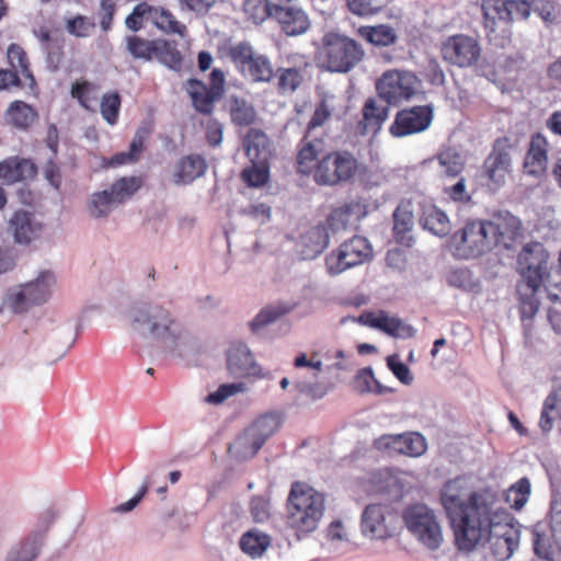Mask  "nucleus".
Returning <instances> with one entry per match:
<instances>
[{
	"label": "nucleus",
	"mask_w": 561,
	"mask_h": 561,
	"mask_svg": "<svg viewBox=\"0 0 561 561\" xmlns=\"http://www.w3.org/2000/svg\"><path fill=\"white\" fill-rule=\"evenodd\" d=\"M398 517L387 505H367L362 514V531L371 539L393 536Z\"/></svg>",
	"instance_id": "16"
},
{
	"label": "nucleus",
	"mask_w": 561,
	"mask_h": 561,
	"mask_svg": "<svg viewBox=\"0 0 561 561\" xmlns=\"http://www.w3.org/2000/svg\"><path fill=\"white\" fill-rule=\"evenodd\" d=\"M420 225L437 237H446L451 230L448 216L432 203L421 205Z\"/></svg>",
	"instance_id": "24"
},
{
	"label": "nucleus",
	"mask_w": 561,
	"mask_h": 561,
	"mask_svg": "<svg viewBox=\"0 0 561 561\" xmlns=\"http://www.w3.org/2000/svg\"><path fill=\"white\" fill-rule=\"evenodd\" d=\"M134 324L147 328L154 337L176 342L181 328L171 312L160 305L140 304L130 310Z\"/></svg>",
	"instance_id": "6"
},
{
	"label": "nucleus",
	"mask_w": 561,
	"mask_h": 561,
	"mask_svg": "<svg viewBox=\"0 0 561 561\" xmlns=\"http://www.w3.org/2000/svg\"><path fill=\"white\" fill-rule=\"evenodd\" d=\"M491 233L495 247L502 245L510 249L512 244L522 236V221L511 213L495 214L489 220Z\"/></svg>",
	"instance_id": "18"
},
{
	"label": "nucleus",
	"mask_w": 561,
	"mask_h": 561,
	"mask_svg": "<svg viewBox=\"0 0 561 561\" xmlns=\"http://www.w3.org/2000/svg\"><path fill=\"white\" fill-rule=\"evenodd\" d=\"M8 125L19 130H28L38 119L36 108L24 101L11 102L4 113Z\"/></svg>",
	"instance_id": "25"
},
{
	"label": "nucleus",
	"mask_w": 561,
	"mask_h": 561,
	"mask_svg": "<svg viewBox=\"0 0 561 561\" xmlns=\"http://www.w3.org/2000/svg\"><path fill=\"white\" fill-rule=\"evenodd\" d=\"M483 25L489 42L504 46L511 39V16L507 0H482Z\"/></svg>",
	"instance_id": "11"
},
{
	"label": "nucleus",
	"mask_w": 561,
	"mask_h": 561,
	"mask_svg": "<svg viewBox=\"0 0 561 561\" xmlns=\"http://www.w3.org/2000/svg\"><path fill=\"white\" fill-rule=\"evenodd\" d=\"M345 5L355 16L371 18L381 13L387 2L385 0H345Z\"/></svg>",
	"instance_id": "46"
},
{
	"label": "nucleus",
	"mask_w": 561,
	"mask_h": 561,
	"mask_svg": "<svg viewBox=\"0 0 561 561\" xmlns=\"http://www.w3.org/2000/svg\"><path fill=\"white\" fill-rule=\"evenodd\" d=\"M440 502L459 550L472 551L488 540L497 561L512 557L518 547L519 530L513 525L511 515L496 507L495 492L490 489L473 491L466 478L457 477L444 484Z\"/></svg>",
	"instance_id": "1"
},
{
	"label": "nucleus",
	"mask_w": 561,
	"mask_h": 561,
	"mask_svg": "<svg viewBox=\"0 0 561 561\" xmlns=\"http://www.w3.org/2000/svg\"><path fill=\"white\" fill-rule=\"evenodd\" d=\"M144 184L142 176H122L117 179L111 186L110 192L116 204H123L137 193Z\"/></svg>",
	"instance_id": "41"
},
{
	"label": "nucleus",
	"mask_w": 561,
	"mask_h": 561,
	"mask_svg": "<svg viewBox=\"0 0 561 561\" xmlns=\"http://www.w3.org/2000/svg\"><path fill=\"white\" fill-rule=\"evenodd\" d=\"M529 495L530 482L527 478H522L506 491L505 500L511 507L520 510L527 503Z\"/></svg>",
	"instance_id": "48"
},
{
	"label": "nucleus",
	"mask_w": 561,
	"mask_h": 561,
	"mask_svg": "<svg viewBox=\"0 0 561 561\" xmlns=\"http://www.w3.org/2000/svg\"><path fill=\"white\" fill-rule=\"evenodd\" d=\"M371 255L373 249L368 240L355 236L327 255L325 267L330 275H339L347 268L367 262Z\"/></svg>",
	"instance_id": "10"
},
{
	"label": "nucleus",
	"mask_w": 561,
	"mask_h": 561,
	"mask_svg": "<svg viewBox=\"0 0 561 561\" xmlns=\"http://www.w3.org/2000/svg\"><path fill=\"white\" fill-rule=\"evenodd\" d=\"M422 80L410 70H386L376 82V90L381 100L389 105H399L424 96Z\"/></svg>",
	"instance_id": "5"
},
{
	"label": "nucleus",
	"mask_w": 561,
	"mask_h": 561,
	"mask_svg": "<svg viewBox=\"0 0 561 561\" xmlns=\"http://www.w3.org/2000/svg\"><path fill=\"white\" fill-rule=\"evenodd\" d=\"M306 248L304 253L313 257L320 254L329 244V234L324 225H317L308 230L301 238Z\"/></svg>",
	"instance_id": "43"
},
{
	"label": "nucleus",
	"mask_w": 561,
	"mask_h": 561,
	"mask_svg": "<svg viewBox=\"0 0 561 561\" xmlns=\"http://www.w3.org/2000/svg\"><path fill=\"white\" fill-rule=\"evenodd\" d=\"M331 115H332V113H331V110H330L327 101H324V100L320 101L317 104L316 110L307 125L306 135L304 137L310 138V133L313 129L323 126L324 123L330 119Z\"/></svg>",
	"instance_id": "58"
},
{
	"label": "nucleus",
	"mask_w": 561,
	"mask_h": 561,
	"mask_svg": "<svg viewBox=\"0 0 561 561\" xmlns=\"http://www.w3.org/2000/svg\"><path fill=\"white\" fill-rule=\"evenodd\" d=\"M36 174L35 164L24 158L11 157L0 162V180L13 184Z\"/></svg>",
	"instance_id": "26"
},
{
	"label": "nucleus",
	"mask_w": 561,
	"mask_h": 561,
	"mask_svg": "<svg viewBox=\"0 0 561 561\" xmlns=\"http://www.w3.org/2000/svg\"><path fill=\"white\" fill-rule=\"evenodd\" d=\"M545 520L551 536L561 546V493L552 494Z\"/></svg>",
	"instance_id": "47"
},
{
	"label": "nucleus",
	"mask_w": 561,
	"mask_h": 561,
	"mask_svg": "<svg viewBox=\"0 0 561 561\" xmlns=\"http://www.w3.org/2000/svg\"><path fill=\"white\" fill-rule=\"evenodd\" d=\"M511 144L507 137L497 138L492 151L483 162V176L488 180L491 190H499L504 185L512 171Z\"/></svg>",
	"instance_id": "15"
},
{
	"label": "nucleus",
	"mask_w": 561,
	"mask_h": 561,
	"mask_svg": "<svg viewBox=\"0 0 561 561\" xmlns=\"http://www.w3.org/2000/svg\"><path fill=\"white\" fill-rule=\"evenodd\" d=\"M549 252L540 242L527 243L518 254V270L527 288H540L549 266Z\"/></svg>",
	"instance_id": "12"
},
{
	"label": "nucleus",
	"mask_w": 561,
	"mask_h": 561,
	"mask_svg": "<svg viewBox=\"0 0 561 561\" xmlns=\"http://www.w3.org/2000/svg\"><path fill=\"white\" fill-rule=\"evenodd\" d=\"M438 162L443 168L444 175L448 178L458 176L465 169V163L460 154L453 150H445L440 152L438 156Z\"/></svg>",
	"instance_id": "52"
},
{
	"label": "nucleus",
	"mask_w": 561,
	"mask_h": 561,
	"mask_svg": "<svg viewBox=\"0 0 561 561\" xmlns=\"http://www.w3.org/2000/svg\"><path fill=\"white\" fill-rule=\"evenodd\" d=\"M325 68L331 72L347 73L365 58V49L356 39L341 33L328 32L322 37Z\"/></svg>",
	"instance_id": "4"
},
{
	"label": "nucleus",
	"mask_w": 561,
	"mask_h": 561,
	"mask_svg": "<svg viewBox=\"0 0 561 561\" xmlns=\"http://www.w3.org/2000/svg\"><path fill=\"white\" fill-rule=\"evenodd\" d=\"M295 305L277 301L265 306L250 322V329L255 334H261L266 327L275 323L295 309Z\"/></svg>",
	"instance_id": "29"
},
{
	"label": "nucleus",
	"mask_w": 561,
	"mask_h": 561,
	"mask_svg": "<svg viewBox=\"0 0 561 561\" xmlns=\"http://www.w3.org/2000/svg\"><path fill=\"white\" fill-rule=\"evenodd\" d=\"M533 549L537 557L548 561H557L561 554V546L537 525L533 530Z\"/></svg>",
	"instance_id": "37"
},
{
	"label": "nucleus",
	"mask_w": 561,
	"mask_h": 561,
	"mask_svg": "<svg viewBox=\"0 0 561 561\" xmlns=\"http://www.w3.org/2000/svg\"><path fill=\"white\" fill-rule=\"evenodd\" d=\"M433 119L434 105L432 103L404 107L396 113L389 133L397 138L420 134L430 128Z\"/></svg>",
	"instance_id": "13"
},
{
	"label": "nucleus",
	"mask_w": 561,
	"mask_h": 561,
	"mask_svg": "<svg viewBox=\"0 0 561 561\" xmlns=\"http://www.w3.org/2000/svg\"><path fill=\"white\" fill-rule=\"evenodd\" d=\"M285 524L298 539L316 531L325 511L323 494L309 484L295 481L286 501Z\"/></svg>",
	"instance_id": "3"
},
{
	"label": "nucleus",
	"mask_w": 561,
	"mask_h": 561,
	"mask_svg": "<svg viewBox=\"0 0 561 561\" xmlns=\"http://www.w3.org/2000/svg\"><path fill=\"white\" fill-rule=\"evenodd\" d=\"M527 291L524 293L519 289V316L524 330V335L527 340L531 339L535 333V317L539 310L540 302L537 298V290L539 288H527Z\"/></svg>",
	"instance_id": "27"
},
{
	"label": "nucleus",
	"mask_w": 561,
	"mask_h": 561,
	"mask_svg": "<svg viewBox=\"0 0 561 561\" xmlns=\"http://www.w3.org/2000/svg\"><path fill=\"white\" fill-rule=\"evenodd\" d=\"M122 99L118 92L105 93L100 101V112L104 121L115 125L118 121Z\"/></svg>",
	"instance_id": "49"
},
{
	"label": "nucleus",
	"mask_w": 561,
	"mask_h": 561,
	"mask_svg": "<svg viewBox=\"0 0 561 561\" xmlns=\"http://www.w3.org/2000/svg\"><path fill=\"white\" fill-rule=\"evenodd\" d=\"M382 439L388 448L410 457H419L423 455L427 448L424 436L415 432L385 435Z\"/></svg>",
	"instance_id": "23"
},
{
	"label": "nucleus",
	"mask_w": 561,
	"mask_h": 561,
	"mask_svg": "<svg viewBox=\"0 0 561 561\" xmlns=\"http://www.w3.org/2000/svg\"><path fill=\"white\" fill-rule=\"evenodd\" d=\"M443 59L458 68H469L476 65L481 57V46L477 38L456 34L447 37L440 47Z\"/></svg>",
	"instance_id": "14"
},
{
	"label": "nucleus",
	"mask_w": 561,
	"mask_h": 561,
	"mask_svg": "<svg viewBox=\"0 0 561 561\" xmlns=\"http://www.w3.org/2000/svg\"><path fill=\"white\" fill-rule=\"evenodd\" d=\"M302 83V75L299 69H278V90L282 93L294 92Z\"/></svg>",
	"instance_id": "53"
},
{
	"label": "nucleus",
	"mask_w": 561,
	"mask_h": 561,
	"mask_svg": "<svg viewBox=\"0 0 561 561\" xmlns=\"http://www.w3.org/2000/svg\"><path fill=\"white\" fill-rule=\"evenodd\" d=\"M362 215L360 203L351 202L333 209L327 219V224L333 232H336L346 229L352 220H358Z\"/></svg>",
	"instance_id": "36"
},
{
	"label": "nucleus",
	"mask_w": 561,
	"mask_h": 561,
	"mask_svg": "<svg viewBox=\"0 0 561 561\" xmlns=\"http://www.w3.org/2000/svg\"><path fill=\"white\" fill-rule=\"evenodd\" d=\"M274 20L287 36H300L311 27L308 13L298 2L287 8L278 7V12L274 13Z\"/></svg>",
	"instance_id": "20"
},
{
	"label": "nucleus",
	"mask_w": 561,
	"mask_h": 561,
	"mask_svg": "<svg viewBox=\"0 0 561 561\" xmlns=\"http://www.w3.org/2000/svg\"><path fill=\"white\" fill-rule=\"evenodd\" d=\"M541 286H545L551 301L561 304V267L548 266Z\"/></svg>",
	"instance_id": "50"
},
{
	"label": "nucleus",
	"mask_w": 561,
	"mask_h": 561,
	"mask_svg": "<svg viewBox=\"0 0 561 561\" xmlns=\"http://www.w3.org/2000/svg\"><path fill=\"white\" fill-rule=\"evenodd\" d=\"M414 216L410 203H401L393 213V236L396 241L410 248L413 243L412 228Z\"/></svg>",
	"instance_id": "28"
},
{
	"label": "nucleus",
	"mask_w": 561,
	"mask_h": 561,
	"mask_svg": "<svg viewBox=\"0 0 561 561\" xmlns=\"http://www.w3.org/2000/svg\"><path fill=\"white\" fill-rule=\"evenodd\" d=\"M322 138L304 137L297 145L295 170L302 176H312L320 186H336L348 182L357 172L358 162L346 150L324 153Z\"/></svg>",
	"instance_id": "2"
},
{
	"label": "nucleus",
	"mask_w": 561,
	"mask_h": 561,
	"mask_svg": "<svg viewBox=\"0 0 561 561\" xmlns=\"http://www.w3.org/2000/svg\"><path fill=\"white\" fill-rule=\"evenodd\" d=\"M126 50L134 59L150 61L154 57L157 38L148 39L139 35H129L125 38Z\"/></svg>",
	"instance_id": "45"
},
{
	"label": "nucleus",
	"mask_w": 561,
	"mask_h": 561,
	"mask_svg": "<svg viewBox=\"0 0 561 561\" xmlns=\"http://www.w3.org/2000/svg\"><path fill=\"white\" fill-rule=\"evenodd\" d=\"M54 283V275L50 272H43L36 280L23 286L15 295V309L23 310L27 305H39L49 297V288Z\"/></svg>",
	"instance_id": "21"
},
{
	"label": "nucleus",
	"mask_w": 561,
	"mask_h": 561,
	"mask_svg": "<svg viewBox=\"0 0 561 561\" xmlns=\"http://www.w3.org/2000/svg\"><path fill=\"white\" fill-rule=\"evenodd\" d=\"M153 58L173 70H180L182 67L183 57L174 41L157 38Z\"/></svg>",
	"instance_id": "40"
},
{
	"label": "nucleus",
	"mask_w": 561,
	"mask_h": 561,
	"mask_svg": "<svg viewBox=\"0 0 561 561\" xmlns=\"http://www.w3.org/2000/svg\"><path fill=\"white\" fill-rule=\"evenodd\" d=\"M248 71L255 82H268L274 76L271 60L264 55L253 54L248 47Z\"/></svg>",
	"instance_id": "44"
},
{
	"label": "nucleus",
	"mask_w": 561,
	"mask_h": 561,
	"mask_svg": "<svg viewBox=\"0 0 561 561\" xmlns=\"http://www.w3.org/2000/svg\"><path fill=\"white\" fill-rule=\"evenodd\" d=\"M388 117V108L378 106L376 100L368 99L363 107V119L359 125L363 133H377Z\"/></svg>",
	"instance_id": "39"
},
{
	"label": "nucleus",
	"mask_w": 561,
	"mask_h": 561,
	"mask_svg": "<svg viewBox=\"0 0 561 561\" xmlns=\"http://www.w3.org/2000/svg\"><path fill=\"white\" fill-rule=\"evenodd\" d=\"M16 243L30 244L42 236L43 225L26 210H18L9 221Z\"/></svg>",
	"instance_id": "22"
},
{
	"label": "nucleus",
	"mask_w": 561,
	"mask_h": 561,
	"mask_svg": "<svg viewBox=\"0 0 561 561\" xmlns=\"http://www.w3.org/2000/svg\"><path fill=\"white\" fill-rule=\"evenodd\" d=\"M268 18L274 19V10L268 0H248V20L261 24Z\"/></svg>",
	"instance_id": "54"
},
{
	"label": "nucleus",
	"mask_w": 561,
	"mask_h": 561,
	"mask_svg": "<svg viewBox=\"0 0 561 561\" xmlns=\"http://www.w3.org/2000/svg\"><path fill=\"white\" fill-rule=\"evenodd\" d=\"M114 205L117 204L116 201H114L112 197L110 190H104L92 195L90 202V213L95 218L104 217L111 213Z\"/></svg>",
	"instance_id": "51"
},
{
	"label": "nucleus",
	"mask_w": 561,
	"mask_h": 561,
	"mask_svg": "<svg viewBox=\"0 0 561 561\" xmlns=\"http://www.w3.org/2000/svg\"><path fill=\"white\" fill-rule=\"evenodd\" d=\"M150 19V4L140 2L134 7L131 13L126 16L125 25L133 32H138L144 27V19Z\"/></svg>",
	"instance_id": "56"
},
{
	"label": "nucleus",
	"mask_w": 561,
	"mask_h": 561,
	"mask_svg": "<svg viewBox=\"0 0 561 561\" xmlns=\"http://www.w3.org/2000/svg\"><path fill=\"white\" fill-rule=\"evenodd\" d=\"M388 367L393 373V375L403 383L410 385L413 380V377L410 373L409 367L402 362L398 360L396 357H389L387 359Z\"/></svg>",
	"instance_id": "63"
},
{
	"label": "nucleus",
	"mask_w": 561,
	"mask_h": 561,
	"mask_svg": "<svg viewBox=\"0 0 561 561\" xmlns=\"http://www.w3.org/2000/svg\"><path fill=\"white\" fill-rule=\"evenodd\" d=\"M185 90L195 110L202 114H210L214 110V103L220 99L203 81L197 79L187 80Z\"/></svg>",
	"instance_id": "30"
},
{
	"label": "nucleus",
	"mask_w": 561,
	"mask_h": 561,
	"mask_svg": "<svg viewBox=\"0 0 561 561\" xmlns=\"http://www.w3.org/2000/svg\"><path fill=\"white\" fill-rule=\"evenodd\" d=\"M407 528L427 548L435 550L443 540L440 526L434 512L424 504H414L403 512Z\"/></svg>",
	"instance_id": "9"
},
{
	"label": "nucleus",
	"mask_w": 561,
	"mask_h": 561,
	"mask_svg": "<svg viewBox=\"0 0 561 561\" xmlns=\"http://www.w3.org/2000/svg\"><path fill=\"white\" fill-rule=\"evenodd\" d=\"M98 91L99 88L96 84L82 80L72 83L70 94L83 108L95 112L99 102Z\"/></svg>",
	"instance_id": "42"
},
{
	"label": "nucleus",
	"mask_w": 561,
	"mask_h": 561,
	"mask_svg": "<svg viewBox=\"0 0 561 561\" xmlns=\"http://www.w3.org/2000/svg\"><path fill=\"white\" fill-rule=\"evenodd\" d=\"M270 500L264 496H254L250 503L251 515L255 522H264L270 517Z\"/></svg>",
	"instance_id": "60"
},
{
	"label": "nucleus",
	"mask_w": 561,
	"mask_h": 561,
	"mask_svg": "<svg viewBox=\"0 0 561 561\" xmlns=\"http://www.w3.org/2000/svg\"><path fill=\"white\" fill-rule=\"evenodd\" d=\"M279 426L280 419L274 413L262 414L254 420L248 428V456H255Z\"/></svg>",
	"instance_id": "19"
},
{
	"label": "nucleus",
	"mask_w": 561,
	"mask_h": 561,
	"mask_svg": "<svg viewBox=\"0 0 561 561\" xmlns=\"http://www.w3.org/2000/svg\"><path fill=\"white\" fill-rule=\"evenodd\" d=\"M377 386L378 381L370 367L359 369L353 379V388L359 393L373 392Z\"/></svg>",
	"instance_id": "57"
},
{
	"label": "nucleus",
	"mask_w": 561,
	"mask_h": 561,
	"mask_svg": "<svg viewBox=\"0 0 561 561\" xmlns=\"http://www.w3.org/2000/svg\"><path fill=\"white\" fill-rule=\"evenodd\" d=\"M153 26L164 34H176L185 37L187 27L180 22L175 15L163 7H154L150 4V19Z\"/></svg>",
	"instance_id": "32"
},
{
	"label": "nucleus",
	"mask_w": 561,
	"mask_h": 561,
	"mask_svg": "<svg viewBox=\"0 0 561 561\" xmlns=\"http://www.w3.org/2000/svg\"><path fill=\"white\" fill-rule=\"evenodd\" d=\"M357 35L378 47L391 46L398 39L394 28L388 24L362 25L357 28Z\"/></svg>",
	"instance_id": "34"
},
{
	"label": "nucleus",
	"mask_w": 561,
	"mask_h": 561,
	"mask_svg": "<svg viewBox=\"0 0 561 561\" xmlns=\"http://www.w3.org/2000/svg\"><path fill=\"white\" fill-rule=\"evenodd\" d=\"M271 545V537L256 530H248V556L261 557Z\"/></svg>",
	"instance_id": "55"
},
{
	"label": "nucleus",
	"mask_w": 561,
	"mask_h": 561,
	"mask_svg": "<svg viewBox=\"0 0 561 561\" xmlns=\"http://www.w3.org/2000/svg\"><path fill=\"white\" fill-rule=\"evenodd\" d=\"M444 192L454 202L468 203L471 201V196L466 190V180L463 178H460L455 184L446 186Z\"/></svg>",
	"instance_id": "61"
},
{
	"label": "nucleus",
	"mask_w": 561,
	"mask_h": 561,
	"mask_svg": "<svg viewBox=\"0 0 561 561\" xmlns=\"http://www.w3.org/2000/svg\"><path fill=\"white\" fill-rule=\"evenodd\" d=\"M550 144L541 133L530 136L523 161V173L535 180H541L548 172Z\"/></svg>",
	"instance_id": "17"
},
{
	"label": "nucleus",
	"mask_w": 561,
	"mask_h": 561,
	"mask_svg": "<svg viewBox=\"0 0 561 561\" xmlns=\"http://www.w3.org/2000/svg\"><path fill=\"white\" fill-rule=\"evenodd\" d=\"M206 169L207 164L203 157L198 154L186 156L175 167L174 183L178 185L192 183L202 176Z\"/></svg>",
	"instance_id": "31"
},
{
	"label": "nucleus",
	"mask_w": 561,
	"mask_h": 561,
	"mask_svg": "<svg viewBox=\"0 0 561 561\" xmlns=\"http://www.w3.org/2000/svg\"><path fill=\"white\" fill-rule=\"evenodd\" d=\"M146 133L137 130L126 152H117L108 159L103 160L105 168H118L126 164L136 163L145 150Z\"/></svg>",
	"instance_id": "33"
},
{
	"label": "nucleus",
	"mask_w": 561,
	"mask_h": 561,
	"mask_svg": "<svg viewBox=\"0 0 561 561\" xmlns=\"http://www.w3.org/2000/svg\"><path fill=\"white\" fill-rule=\"evenodd\" d=\"M559 421H561V397L553 390L543 400L539 427L542 433L548 434Z\"/></svg>",
	"instance_id": "38"
},
{
	"label": "nucleus",
	"mask_w": 561,
	"mask_h": 561,
	"mask_svg": "<svg viewBox=\"0 0 561 561\" xmlns=\"http://www.w3.org/2000/svg\"><path fill=\"white\" fill-rule=\"evenodd\" d=\"M226 56L229 57L234 64H237L241 70H243L245 66V44L239 43L237 45H232L230 42L226 43L222 47Z\"/></svg>",
	"instance_id": "62"
},
{
	"label": "nucleus",
	"mask_w": 561,
	"mask_h": 561,
	"mask_svg": "<svg viewBox=\"0 0 561 561\" xmlns=\"http://www.w3.org/2000/svg\"><path fill=\"white\" fill-rule=\"evenodd\" d=\"M451 242L458 255L465 259L482 255L495 247L489 220L484 219L468 220L453 234Z\"/></svg>",
	"instance_id": "7"
},
{
	"label": "nucleus",
	"mask_w": 561,
	"mask_h": 561,
	"mask_svg": "<svg viewBox=\"0 0 561 561\" xmlns=\"http://www.w3.org/2000/svg\"><path fill=\"white\" fill-rule=\"evenodd\" d=\"M272 144L268 137L259 129L248 130V186L260 187L270 181V159Z\"/></svg>",
	"instance_id": "8"
},
{
	"label": "nucleus",
	"mask_w": 561,
	"mask_h": 561,
	"mask_svg": "<svg viewBox=\"0 0 561 561\" xmlns=\"http://www.w3.org/2000/svg\"><path fill=\"white\" fill-rule=\"evenodd\" d=\"M116 4L113 0H101L100 3V24L103 31H108L112 27Z\"/></svg>",
	"instance_id": "64"
},
{
	"label": "nucleus",
	"mask_w": 561,
	"mask_h": 561,
	"mask_svg": "<svg viewBox=\"0 0 561 561\" xmlns=\"http://www.w3.org/2000/svg\"><path fill=\"white\" fill-rule=\"evenodd\" d=\"M242 390V382L225 383L219 386V388L215 392L209 393L206 397V402L211 404H219L222 403L228 398L241 392Z\"/></svg>",
	"instance_id": "59"
},
{
	"label": "nucleus",
	"mask_w": 561,
	"mask_h": 561,
	"mask_svg": "<svg viewBox=\"0 0 561 561\" xmlns=\"http://www.w3.org/2000/svg\"><path fill=\"white\" fill-rule=\"evenodd\" d=\"M7 57L11 66V70L19 71L25 78V85L35 93L37 90V83L34 75L30 69V62L25 50L18 44H11L7 51Z\"/></svg>",
	"instance_id": "35"
}]
</instances>
